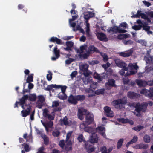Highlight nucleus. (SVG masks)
Wrapping results in <instances>:
<instances>
[{
  "mask_svg": "<svg viewBox=\"0 0 153 153\" xmlns=\"http://www.w3.org/2000/svg\"><path fill=\"white\" fill-rule=\"evenodd\" d=\"M142 13H142V11H138L137 12V14L134 15L133 16V17L139 18L141 17Z\"/></svg>",
  "mask_w": 153,
  "mask_h": 153,
  "instance_id": "50",
  "label": "nucleus"
},
{
  "mask_svg": "<svg viewBox=\"0 0 153 153\" xmlns=\"http://www.w3.org/2000/svg\"><path fill=\"white\" fill-rule=\"evenodd\" d=\"M138 140V137L137 136H134L132 139V140L129 142H128L126 144V146L128 147L129 146L130 144H132L133 143L136 142Z\"/></svg>",
  "mask_w": 153,
  "mask_h": 153,
  "instance_id": "30",
  "label": "nucleus"
},
{
  "mask_svg": "<svg viewBox=\"0 0 153 153\" xmlns=\"http://www.w3.org/2000/svg\"><path fill=\"white\" fill-rule=\"evenodd\" d=\"M41 122L43 125L44 127H45L46 130L47 132H48V128H52L53 125V123L52 121H50L48 122H47L46 123H45L42 121V120H41Z\"/></svg>",
  "mask_w": 153,
  "mask_h": 153,
  "instance_id": "22",
  "label": "nucleus"
},
{
  "mask_svg": "<svg viewBox=\"0 0 153 153\" xmlns=\"http://www.w3.org/2000/svg\"><path fill=\"white\" fill-rule=\"evenodd\" d=\"M60 85H57L56 84H51L48 85L46 88L45 89V90L50 91L53 88H54L56 89H58V87Z\"/></svg>",
  "mask_w": 153,
  "mask_h": 153,
  "instance_id": "33",
  "label": "nucleus"
},
{
  "mask_svg": "<svg viewBox=\"0 0 153 153\" xmlns=\"http://www.w3.org/2000/svg\"><path fill=\"white\" fill-rule=\"evenodd\" d=\"M136 82L139 86H145L147 85V82L141 80H137Z\"/></svg>",
  "mask_w": 153,
  "mask_h": 153,
  "instance_id": "32",
  "label": "nucleus"
},
{
  "mask_svg": "<svg viewBox=\"0 0 153 153\" xmlns=\"http://www.w3.org/2000/svg\"><path fill=\"white\" fill-rule=\"evenodd\" d=\"M41 136L44 139L45 144L47 145L48 143V137L44 134H42Z\"/></svg>",
  "mask_w": 153,
  "mask_h": 153,
  "instance_id": "42",
  "label": "nucleus"
},
{
  "mask_svg": "<svg viewBox=\"0 0 153 153\" xmlns=\"http://www.w3.org/2000/svg\"><path fill=\"white\" fill-rule=\"evenodd\" d=\"M78 17V15L77 14H76L74 16H72V19H69V23H70V22L71 21H73L75 20Z\"/></svg>",
  "mask_w": 153,
  "mask_h": 153,
  "instance_id": "57",
  "label": "nucleus"
},
{
  "mask_svg": "<svg viewBox=\"0 0 153 153\" xmlns=\"http://www.w3.org/2000/svg\"><path fill=\"white\" fill-rule=\"evenodd\" d=\"M54 52L55 55L56 57H51V59L53 61L55 60L59 56V50L57 49V48L56 47L54 48Z\"/></svg>",
  "mask_w": 153,
  "mask_h": 153,
  "instance_id": "26",
  "label": "nucleus"
},
{
  "mask_svg": "<svg viewBox=\"0 0 153 153\" xmlns=\"http://www.w3.org/2000/svg\"><path fill=\"white\" fill-rule=\"evenodd\" d=\"M112 149V148L110 147L107 149L105 147H103L101 148V150L102 153H109L111 151Z\"/></svg>",
  "mask_w": 153,
  "mask_h": 153,
  "instance_id": "34",
  "label": "nucleus"
},
{
  "mask_svg": "<svg viewBox=\"0 0 153 153\" xmlns=\"http://www.w3.org/2000/svg\"><path fill=\"white\" fill-rule=\"evenodd\" d=\"M28 98H29L30 101H35L37 97L35 94H30L29 95V96L27 95H25L20 99L19 102H16L15 107H17V105L18 103H20L21 105L24 104L26 100Z\"/></svg>",
  "mask_w": 153,
  "mask_h": 153,
  "instance_id": "5",
  "label": "nucleus"
},
{
  "mask_svg": "<svg viewBox=\"0 0 153 153\" xmlns=\"http://www.w3.org/2000/svg\"><path fill=\"white\" fill-rule=\"evenodd\" d=\"M72 133V131H70L66 135V139L65 146V149L66 153L71 150V142L69 140V138L71 136Z\"/></svg>",
  "mask_w": 153,
  "mask_h": 153,
  "instance_id": "8",
  "label": "nucleus"
},
{
  "mask_svg": "<svg viewBox=\"0 0 153 153\" xmlns=\"http://www.w3.org/2000/svg\"><path fill=\"white\" fill-rule=\"evenodd\" d=\"M50 41L53 42H56L58 44H60L61 43V40L56 37H51L50 39Z\"/></svg>",
  "mask_w": 153,
  "mask_h": 153,
  "instance_id": "36",
  "label": "nucleus"
},
{
  "mask_svg": "<svg viewBox=\"0 0 153 153\" xmlns=\"http://www.w3.org/2000/svg\"><path fill=\"white\" fill-rule=\"evenodd\" d=\"M81 90L83 91H85L86 92L91 93V94H89L88 95V97L93 96L95 95V94L97 95L102 94L104 93L105 91V89H98L94 92L92 90L86 88H82Z\"/></svg>",
  "mask_w": 153,
  "mask_h": 153,
  "instance_id": "6",
  "label": "nucleus"
},
{
  "mask_svg": "<svg viewBox=\"0 0 153 153\" xmlns=\"http://www.w3.org/2000/svg\"><path fill=\"white\" fill-rule=\"evenodd\" d=\"M143 139L144 141L146 143H148L150 141V136L147 135H146L144 136Z\"/></svg>",
  "mask_w": 153,
  "mask_h": 153,
  "instance_id": "41",
  "label": "nucleus"
},
{
  "mask_svg": "<svg viewBox=\"0 0 153 153\" xmlns=\"http://www.w3.org/2000/svg\"><path fill=\"white\" fill-rule=\"evenodd\" d=\"M89 65L87 64H82L79 66L80 71L83 72L84 75L87 76L90 74V72L88 71Z\"/></svg>",
  "mask_w": 153,
  "mask_h": 153,
  "instance_id": "13",
  "label": "nucleus"
},
{
  "mask_svg": "<svg viewBox=\"0 0 153 153\" xmlns=\"http://www.w3.org/2000/svg\"><path fill=\"white\" fill-rule=\"evenodd\" d=\"M94 15V13L92 12H86L84 13V17L86 20V27L85 28L86 34L88 36L89 35L90 24L88 23V20L91 18L93 17Z\"/></svg>",
  "mask_w": 153,
  "mask_h": 153,
  "instance_id": "3",
  "label": "nucleus"
},
{
  "mask_svg": "<svg viewBox=\"0 0 153 153\" xmlns=\"http://www.w3.org/2000/svg\"><path fill=\"white\" fill-rule=\"evenodd\" d=\"M127 70L128 68H127V67L123 68L122 70L119 72L120 74L122 76L124 75L125 76H127L125 75L127 71H128Z\"/></svg>",
  "mask_w": 153,
  "mask_h": 153,
  "instance_id": "40",
  "label": "nucleus"
},
{
  "mask_svg": "<svg viewBox=\"0 0 153 153\" xmlns=\"http://www.w3.org/2000/svg\"><path fill=\"white\" fill-rule=\"evenodd\" d=\"M85 147L88 153H91L93 152L94 150V148L92 147H91L88 144H85Z\"/></svg>",
  "mask_w": 153,
  "mask_h": 153,
  "instance_id": "37",
  "label": "nucleus"
},
{
  "mask_svg": "<svg viewBox=\"0 0 153 153\" xmlns=\"http://www.w3.org/2000/svg\"><path fill=\"white\" fill-rule=\"evenodd\" d=\"M115 62L117 65L119 67L124 68L126 67L127 64L126 63L119 59H116Z\"/></svg>",
  "mask_w": 153,
  "mask_h": 153,
  "instance_id": "20",
  "label": "nucleus"
},
{
  "mask_svg": "<svg viewBox=\"0 0 153 153\" xmlns=\"http://www.w3.org/2000/svg\"><path fill=\"white\" fill-rule=\"evenodd\" d=\"M79 53L84 58H87L89 55V53L87 51V46L84 45L80 47Z\"/></svg>",
  "mask_w": 153,
  "mask_h": 153,
  "instance_id": "11",
  "label": "nucleus"
},
{
  "mask_svg": "<svg viewBox=\"0 0 153 153\" xmlns=\"http://www.w3.org/2000/svg\"><path fill=\"white\" fill-rule=\"evenodd\" d=\"M48 74L47 75V80L49 81H51L52 79V74L50 71H48Z\"/></svg>",
  "mask_w": 153,
  "mask_h": 153,
  "instance_id": "45",
  "label": "nucleus"
},
{
  "mask_svg": "<svg viewBox=\"0 0 153 153\" xmlns=\"http://www.w3.org/2000/svg\"><path fill=\"white\" fill-rule=\"evenodd\" d=\"M105 113L107 116L112 117L114 115L113 111L111 110V108L108 106H106L104 108Z\"/></svg>",
  "mask_w": 153,
  "mask_h": 153,
  "instance_id": "17",
  "label": "nucleus"
},
{
  "mask_svg": "<svg viewBox=\"0 0 153 153\" xmlns=\"http://www.w3.org/2000/svg\"><path fill=\"white\" fill-rule=\"evenodd\" d=\"M19 103L21 105L22 108L25 109L21 111V115L24 117H26L29 114L30 111L31 107L30 105L29 104H26L21 105L20 103Z\"/></svg>",
  "mask_w": 153,
  "mask_h": 153,
  "instance_id": "7",
  "label": "nucleus"
},
{
  "mask_svg": "<svg viewBox=\"0 0 153 153\" xmlns=\"http://www.w3.org/2000/svg\"><path fill=\"white\" fill-rule=\"evenodd\" d=\"M77 139L80 142L84 141V139L82 135V134L80 135L78 137Z\"/></svg>",
  "mask_w": 153,
  "mask_h": 153,
  "instance_id": "52",
  "label": "nucleus"
},
{
  "mask_svg": "<svg viewBox=\"0 0 153 153\" xmlns=\"http://www.w3.org/2000/svg\"><path fill=\"white\" fill-rule=\"evenodd\" d=\"M73 42L71 41H68L66 42V45L67 46L70 48L73 46Z\"/></svg>",
  "mask_w": 153,
  "mask_h": 153,
  "instance_id": "51",
  "label": "nucleus"
},
{
  "mask_svg": "<svg viewBox=\"0 0 153 153\" xmlns=\"http://www.w3.org/2000/svg\"><path fill=\"white\" fill-rule=\"evenodd\" d=\"M80 126L81 128L84 129L85 132L88 133H91L92 132H93L94 133H95L96 131H97L103 137L106 138L105 129L104 127L99 126L96 129L91 127H85V126L84 123L81 124Z\"/></svg>",
  "mask_w": 153,
  "mask_h": 153,
  "instance_id": "1",
  "label": "nucleus"
},
{
  "mask_svg": "<svg viewBox=\"0 0 153 153\" xmlns=\"http://www.w3.org/2000/svg\"><path fill=\"white\" fill-rule=\"evenodd\" d=\"M100 53L103 58L104 60L105 61L107 60L108 59V56L106 54L102 53Z\"/></svg>",
  "mask_w": 153,
  "mask_h": 153,
  "instance_id": "56",
  "label": "nucleus"
},
{
  "mask_svg": "<svg viewBox=\"0 0 153 153\" xmlns=\"http://www.w3.org/2000/svg\"><path fill=\"white\" fill-rule=\"evenodd\" d=\"M93 121V116L92 114H88L86 117L85 121V122H83L81 123L80 125L82 123H84L85 126V127H86L87 125L90 124Z\"/></svg>",
  "mask_w": 153,
  "mask_h": 153,
  "instance_id": "14",
  "label": "nucleus"
},
{
  "mask_svg": "<svg viewBox=\"0 0 153 153\" xmlns=\"http://www.w3.org/2000/svg\"><path fill=\"white\" fill-rule=\"evenodd\" d=\"M143 128V126H137L133 128L132 129L136 131H138Z\"/></svg>",
  "mask_w": 153,
  "mask_h": 153,
  "instance_id": "49",
  "label": "nucleus"
},
{
  "mask_svg": "<svg viewBox=\"0 0 153 153\" xmlns=\"http://www.w3.org/2000/svg\"><path fill=\"white\" fill-rule=\"evenodd\" d=\"M43 111V116L47 117L49 114L48 110L47 109H44Z\"/></svg>",
  "mask_w": 153,
  "mask_h": 153,
  "instance_id": "55",
  "label": "nucleus"
},
{
  "mask_svg": "<svg viewBox=\"0 0 153 153\" xmlns=\"http://www.w3.org/2000/svg\"><path fill=\"white\" fill-rule=\"evenodd\" d=\"M127 95L128 97L130 98H135L139 97L140 96V94H138L133 92H128Z\"/></svg>",
  "mask_w": 153,
  "mask_h": 153,
  "instance_id": "28",
  "label": "nucleus"
},
{
  "mask_svg": "<svg viewBox=\"0 0 153 153\" xmlns=\"http://www.w3.org/2000/svg\"><path fill=\"white\" fill-rule=\"evenodd\" d=\"M117 120L120 123H129L131 125H132L134 124L133 121L132 120H129L128 119H124V118L118 119Z\"/></svg>",
  "mask_w": 153,
  "mask_h": 153,
  "instance_id": "27",
  "label": "nucleus"
},
{
  "mask_svg": "<svg viewBox=\"0 0 153 153\" xmlns=\"http://www.w3.org/2000/svg\"><path fill=\"white\" fill-rule=\"evenodd\" d=\"M38 100L36 103V106L41 109L44 105L45 99V97L43 95H39L37 97Z\"/></svg>",
  "mask_w": 153,
  "mask_h": 153,
  "instance_id": "12",
  "label": "nucleus"
},
{
  "mask_svg": "<svg viewBox=\"0 0 153 153\" xmlns=\"http://www.w3.org/2000/svg\"><path fill=\"white\" fill-rule=\"evenodd\" d=\"M150 90L149 91L145 89H143L140 92V93L141 94L145 95L146 96H152L150 93Z\"/></svg>",
  "mask_w": 153,
  "mask_h": 153,
  "instance_id": "35",
  "label": "nucleus"
},
{
  "mask_svg": "<svg viewBox=\"0 0 153 153\" xmlns=\"http://www.w3.org/2000/svg\"><path fill=\"white\" fill-rule=\"evenodd\" d=\"M148 146L147 144L141 143L136 145L133 146V147L135 149H145L148 147Z\"/></svg>",
  "mask_w": 153,
  "mask_h": 153,
  "instance_id": "24",
  "label": "nucleus"
},
{
  "mask_svg": "<svg viewBox=\"0 0 153 153\" xmlns=\"http://www.w3.org/2000/svg\"><path fill=\"white\" fill-rule=\"evenodd\" d=\"M87 113V110L83 108L78 109V118L82 120L84 118L83 115Z\"/></svg>",
  "mask_w": 153,
  "mask_h": 153,
  "instance_id": "16",
  "label": "nucleus"
},
{
  "mask_svg": "<svg viewBox=\"0 0 153 153\" xmlns=\"http://www.w3.org/2000/svg\"><path fill=\"white\" fill-rule=\"evenodd\" d=\"M59 105V103L58 101H53L52 102V107H57Z\"/></svg>",
  "mask_w": 153,
  "mask_h": 153,
  "instance_id": "60",
  "label": "nucleus"
},
{
  "mask_svg": "<svg viewBox=\"0 0 153 153\" xmlns=\"http://www.w3.org/2000/svg\"><path fill=\"white\" fill-rule=\"evenodd\" d=\"M128 25L126 23L123 22L120 24V26L121 27H122L124 29H126L128 27Z\"/></svg>",
  "mask_w": 153,
  "mask_h": 153,
  "instance_id": "53",
  "label": "nucleus"
},
{
  "mask_svg": "<svg viewBox=\"0 0 153 153\" xmlns=\"http://www.w3.org/2000/svg\"><path fill=\"white\" fill-rule=\"evenodd\" d=\"M22 146H24L26 152H28L30 150V148L27 144L24 143V144H22Z\"/></svg>",
  "mask_w": 153,
  "mask_h": 153,
  "instance_id": "48",
  "label": "nucleus"
},
{
  "mask_svg": "<svg viewBox=\"0 0 153 153\" xmlns=\"http://www.w3.org/2000/svg\"><path fill=\"white\" fill-rule=\"evenodd\" d=\"M123 139H121L119 140L117 144V147L118 149H119L121 148L122 144V143L123 142Z\"/></svg>",
  "mask_w": 153,
  "mask_h": 153,
  "instance_id": "47",
  "label": "nucleus"
},
{
  "mask_svg": "<svg viewBox=\"0 0 153 153\" xmlns=\"http://www.w3.org/2000/svg\"><path fill=\"white\" fill-rule=\"evenodd\" d=\"M77 101H82L84 100L85 98V96L83 95H78L76 96Z\"/></svg>",
  "mask_w": 153,
  "mask_h": 153,
  "instance_id": "43",
  "label": "nucleus"
},
{
  "mask_svg": "<svg viewBox=\"0 0 153 153\" xmlns=\"http://www.w3.org/2000/svg\"><path fill=\"white\" fill-rule=\"evenodd\" d=\"M119 55L122 56L127 57L130 56L132 53V51L131 50H129L124 52H120Z\"/></svg>",
  "mask_w": 153,
  "mask_h": 153,
  "instance_id": "25",
  "label": "nucleus"
},
{
  "mask_svg": "<svg viewBox=\"0 0 153 153\" xmlns=\"http://www.w3.org/2000/svg\"><path fill=\"white\" fill-rule=\"evenodd\" d=\"M97 82H94L90 85V87L91 88L95 89L97 88Z\"/></svg>",
  "mask_w": 153,
  "mask_h": 153,
  "instance_id": "58",
  "label": "nucleus"
},
{
  "mask_svg": "<svg viewBox=\"0 0 153 153\" xmlns=\"http://www.w3.org/2000/svg\"><path fill=\"white\" fill-rule=\"evenodd\" d=\"M148 104H149L150 106H152L153 104L152 102L151 101H149L147 103H144L141 105H140L139 103L135 105V107H136V111L137 113V114H136V115L139 116L140 115L139 112L140 111H142L143 112L145 111Z\"/></svg>",
  "mask_w": 153,
  "mask_h": 153,
  "instance_id": "4",
  "label": "nucleus"
},
{
  "mask_svg": "<svg viewBox=\"0 0 153 153\" xmlns=\"http://www.w3.org/2000/svg\"><path fill=\"white\" fill-rule=\"evenodd\" d=\"M96 34L97 38L99 40L101 41H105L106 40V36L103 33L97 32Z\"/></svg>",
  "mask_w": 153,
  "mask_h": 153,
  "instance_id": "21",
  "label": "nucleus"
},
{
  "mask_svg": "<svg viewBox=\"0 0 153 153\" xmlns=\"http://www.w3.org/2000/svg\"><path fill=\"white\" fill-rule=\"evenodd\" d=\"M58 89H60L61 91L59 93L58 95V97L60 99L64 100L67 98V96L65 94V92L67 88L65 85H60L59 86Z\"/></svg>",
  "mask_w": 153,
  "mask_h": 153,
  "instance_id": "10",
  "label": "nucleus"
},
{
  "mask_svg": "<svg viewBox=\"0 0 153 153\" xmlns=\"http://www.w3.org/2000/svg\"><path fill=\"white\" fill-rule=\"evenodd\" d=\"M59 132L57 130H55L53 132L52 134L54 137H57L59 134Z\"/></svg>",
  "mask_w": 153,
  "mask_h": 153,
  "instance_id": "59",
  "label": "nucleus"
},
{
  "mask_svg": "<svg viewBox=\"0 0 153 153\" xmlns=\"http://www.w3.org/2000/svg\"><path fill=\"white\" fill-rule=\"evenodd\" d=\"M137 22L138 24V25H135L132 27L133 29L135 30H138L141 29L144 25L141 20L140 19L137 20Z\"/></svg>",
  "mask_w": 153,
  "mask_h": 153,
  "instance_id": "23",
  "label": "nucleus"
},
{
  "mask_svg": "<svg viewBox=\"0 0 153 153\" xmlns=\"http://www.w3.org/2000/svg\"><path fill=\"white\" fill-rule=\"evenodd\" d=\"M44 150V147L43 146H42L38 149V152L37 153H45V152H43V151Z\"/></svg>",
  "mask_w": 153,
  "mask_h": 153,
  "instance_id": "61",
  "label": "nucleus"
},
{
  "mask_svg": "<svg viewBox=\"0 0 153 153\" xmlns=\"http://www.w3.org/2000/svg\"><path fill=\"white\" fill-rule=\"evenodd\" d=\"M54 115L53 113H52L50 114H48V117H47L50 120H52L54 119Z\"/></svg>",
  "mask_w": 153,
  "mask_h": 153,
  "instance_id": "54",
  "label": "nucleus"
},
{
  "mask_svg": "<svg viewBox=\"0 0 153 153\" xmlns=\"http://www.w3.org/2000/svg\"><path fill=\"white\" fill-rule=\"evenodd\" d=\"M106 31L108 32L112 33L117 32L119 33H125L126 32V30L120 29L119 27L116 26H114L109 29H107Z\"/></svg>",
  "mask_w": 153,
  "mask_h": 153,
  "instance_id": "15",
  "label": "nucleus"
},
{
  "mask_svg": "<svg viewBox=\"0 0 153 153\" xmlns=\"http://www.w3.org/2000/svg\"><path fill=\"white\" fill-rule=\"evenodd\" d=\"M59 144V146L62 148L63 149L64 145V140H61L60 141Z\"/></svg>",
  "mask_w": 153,
  "mask_h": 153,
  "instance_id": "64",
  "label": "nucleus"
},
{
  "mask_svg": "<svg viewBox=\"0 0 153 153\" xmlns=\"http://www.w3.org/2000/svg\"><path fill=\"white\" fill-rule=\"evenodd\" d=\"M60 122L62 125H67L69 124V122L67 121V118L66 116H65L63 119H61Z\"/></svg>",
  "mask_w": 153,
  "mask_h": 153,
  "instance_id": "39",
  "label": "nucleus"
},
{
  "mask_svg": "<svg viewBox=\"0 0 153 153\" xmlns=\"http://www.w3.org/2000/svg\"><path fill=\"white\" fill-rule=\"evenodd\" d=\"M144 59L147 63L148 64L153 63V57L147 56L145 57Z\"/></svg>",
  "mask_w": 153,
  "mask_h": 153,
  "instance_id": "31",
  "label": "nucleus"
},
{
  "mask_svg": "<svg viewBox=\"0 0 153 153\" xmlns=\"http://www.w3.org/2000/svg\"><path fill=\"white\" fill-rule=\"evenodd\" d=\"M115 81L113 79L108 80V82L105 84V88L107 89H109L111 87L115 86Z\"/></svg>",
  "mask_w": 153,
  "mask_h": 153,
  "instance_id": "19",
  "label": "nucleus"
},
{
  "mask_svg": "<svg viewBox=\"0 0 153 153\" xmlns=\"http://www.w3.org/2000/svg\"><path fill=\"white\" fill-rule=\"evenodd\" d=\"M33 74H32L30 75H29L27 80L26 82L27 83H29L30 82H32L33 81Z\"/></svg>",
  "mask_w": 153,
  "mask_h": 153,
  "instance_id": "44",
  "label": "nucleus"
},
{
  "mask_svg": "<svg viewBox=\"0 0 153 153\" xmlns=\"http://www.w3.org/2000/svg\"><path fill=\"white\" fill-rule=\"evenodd\" d=\"M127 102V98L125 97L123 99L116 100L112 102L113 105L117 108H120V105H124Z\"/></svg>",
  "mask_w": 153,
  "mask_h": 153,
  "instance_id": "9",
  "label": "nucleus"
},
{
  "mask_svg": "<svg viewBox=\"0 0 153 153\" xmlns=\"http://www.w3.org/2000/svg\"><path fill=\"white\" fill-rule=\"evenodd\" d=\"M139 69V67L137 65V63H130L129 64L128 66V71L125 74L126 76H130L136 74L137 72Z\"/></svg>",
  "mask_w": 153,
  "mask_h": 153,
  "instance_id": "2",
  "label": "nucleus"
},
{
  "mask_svg": "<svg viewBox=\"0 0 153 153\" xmlns=\"http://www.w3.org/2000/svg\"><path fill=\"white\" fill-rule=\"evenodd\" d=\"M94 76L95 79H98L100 81L102 79V77L99 74L96 73H94Z\"/></svg>",
  "mask_w": 153,
  "mask_h": 153,
  "instance_id": "46",
  "label": "nucleus"
},
{
  "mask_svg": "<svg viewBox=\"0 0 153 153\" xmlns=\"http://www.w3.org/2000/svg\"><path fill=\"white\" fill-rule=\"evenodd\" d=\"M94 52H99V51L94 46H90L89 48V53L90 52L92 53Z\"/></svg>",
  "mask_w": 153,
  "mask_h": 153,
  "instance_id": "38",
  "label": "nucleus"
},
{
  "mask_svg": "<svg viewBox=\"0 0 153 153\" xmlns=\"http://www.w3.org/2000/svg\"><path fill=\"white\" fill-rule=\"evenodd\" d=\"M76 97V96L71 95L68 98V101L71 103L76 104L77 101Z\"/></svg>",
  "mask_w": 153,
  "mask_h": 153,
  "instance_id": "29",
  "label": "nucleus"
},
{
  "mask_svg": "<svg viewBox=\"0 0 153 153\" xmlns=\"http://www.w3.org/2000/svg\"><path fill=\"white\" fill-rule=\"evenodd\" d=\"M91 133L92 134L90 136L89 139L90 142L91 143H97L98 140V137L97 135L95 134V133H94L93 132H92Z\"/></svg>",
  "mask_w": 153,
  "mask_h": 153,
  "instance_id": "18",
  "label": "nucleus"
},
{
  "mask_svg": "<svg viewBox=\"0 0 153 153\" xmlns=\"http://www.w3.org/2000/svg\"><path fill=\"white\" fill-rule=\"evenodd\" d=\"M142 27L143 29L146 31H148L150 29V27L147 25H143Z\"/></svg>",
  "mask_w": 153,
  "mask_h": 153,
  "instance_id": "62",
  "label": "nucleus"
},
{
  "mask_svg": "<svg viewBox=\"0 0 153 153\" xmlns=\"http://www.w3.org/2000/svg\"><path fill=\"white\" fill-rule=\"evenodd\" d=\"M74 61V59L71 58L66 60L65 61V64H69Z\"/></svg>",
  "mask_w": 153,
  "mask_h": 153,
  "instance_id": "63",
  "label": "nucleus"
}]
</instances>
